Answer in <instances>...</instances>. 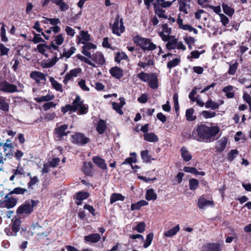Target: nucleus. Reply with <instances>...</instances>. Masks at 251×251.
<instances>
[{
  "mask_svg": "<svg viewBox=\"0 0 251 251\" xmlns=\"http://www.w3.org/2000/svg\"><path fill=\"white\" fill-rule=\"evenodd\" d=\"M122 60H126L128 62L129 61V59L125 52L123 51L117 52L115 56V61L117 63H120Z\"/></svg>",
  "mask_w": 251,
  "mask_h": 251,
  "instance_id": "nucleus-22",
  "label": "nucleus"
},
{
  "mask_svg": "<svg viewBox=\"0 0 251 251\" xmlns=\"http://www.w3.org/2000/svg\"><path fill=\"white\" fill-rule=\"evenodd\" d=\"M0 108L1 110H8L9 108L8 104L5 101L4 98H0Z\"/></svg>",
  "mask_w": 251,
  "mask_h": 251,
  "instance_id": "nucleus-53",
  "label": "nucleus"
},
{
  "mask_svg": "<svg viewBox=\"0 0 251 251\" xmlns=\"http://www.w3.org/2000/svg\"><path fill=\"white\" fill-rule=\"evenodd\" d=\"M119 100L120 103H113L112 104L114 110H121L123 106L125 104V100L124 98H120Z\"/></svg>",
  "mask_w": 251,
  "mask_h": 251,
  "instance_id": "nucleus-44",
  "label": "nucleus"
},
{
  "mask_svg": "<svg viewBox=\"0 0 251 251\" xmlns=\"http://www.w3.org/2000/svg\"><path fill=\"white\" fill-rule=\"evenodd\" d=\"M153 233L152 232H151L149 234H148L147 236L146 239L144 241V243L143 245V247L145 248H147L148 247H149L153 240Z\"/></svg>",
  "mask_w": 251,
  "mask_h": 251,
  "instance_id": "nucleus-39",
  "label": "nucleus"
},
{
  "mask_svg": "<svg viewBox=\"0 0 251 251\" xmlns=\"http://www.w3.org/2000/svg\"><path fill=\"white\" fill-rule=\"evenodd\" d=\"M64 38L62 34L57 35L54 39V42L57 45H61L63 44Z\"/></svg>",
  "mask_w": 251,
  "mask_h": 251,
  "instance_id": "nucleus-55",
  "label": "nucleus"
},
{
  "mask_svg": "<svg viewBox=\"0 0 251 251\" xmlns=\"http://www.w3.org/2000/svg\"><path fill=\"white\" fill-rule=\"evenodd\" d=\"M113 34L120 36L125 30L124 22L122 18H120L119 15H117L114 23L111 25Z\"/></svg>",
  "mask_w": 251,
  "mask_h": 251,
  "instance_id": "nucleus-4",
  "label": "nucleus"
},
{
  "mask_svg": "<svg viewBox=\"0 0 251 251\" xmlns=\"http://www.w3.org/2000/svg\"><path fill=\"white\" fill-rule=\"evenodd\" d=\"M238 153L239 152L237 150H231L228 154L227 160L232 161L238 154Z\"/></svg>",
  "mask_w": 251,
  "mask_h": 251,
  "instance_id": "nucleus-51",
  "label": "nucleus"
},
{
  "mask_svg": "<svg viewBox=\"0 0 251 251\" xmlns=\"http://www.w3.org/2000/svg\"><path fill=\"white\" fill-rule=\"evenodd\" d=\"M146 199L148 201H155L157 199V195L153 189L151 188L147 191Z\"/></svg>",
  "mask_w": 251,
  "mask_h": 251,
  "instance_id": "nucleus-28",
  "label": "nucleus"
},
{
  "mask_svg": "<svg viewBox=\"0 0 251 251\" xmlns=\"http://www.w3.org/2000/svg\"><path fill=\"white\" fill-rule=\"evenodd\" d=\"M180 61V60L179 58H176L173 60L168 62V63H167V67L169 69H171L172 68L177 66L179 63Z\"/></svg>",
  "mask_w": 251,
  "mask_h": 251,
  "instance_id": "nucleus-49",
  "label": "nucleus"
},
{
  "mask_svg": "<svg viewBox=\"0 0 251 251\" xmlns=\"http://www.w3.org/2000/svg\"><path fill=\"white\" fill-rule=\"evenodd\" d=\"M199 184L198 180L195 178H192L189 180V189L191 190H195Z\"/></svg>",
  "mask_w": 251,
  "mask_h": 251,
  "instance_id": "nucleus-40",
  "label": "nucleus"
},
{
  "mask_svg": "<svg viewBox=\"0 0 251 251\" xmlns=\"http://www.w3.org/2000/svg\"><path fill=\"white\" fill-rule=\"evenodd\" d=\"M92 168V164L91 162H89L87 163H85L84 166L83 172L86 175L88 176L91 175Z\"/></svg>",
  "mask_w": 251,
  "mask_h": 251,
  "instance_id": "nucleus-43",
  "label": "nucleus"
},
{
  "mask_svg": "<svg viewBox=\"0 0 251 251\" xmlns=\"http://www.w3.org/2000/svg\"><path fill=\"white\" fill-rule=\"evenodd\" d=\"M150 75L147 73L142 72L138 75V77L141 80L146 82L149 79Z\"/></svg>",
  "mask_w": 251,
  "mask_h": 251,
  "instance_id": "nucleus-56",
  "label": "nucleus"
},
{
  "mask_svg": "<svg viewBox=\"0 0 251 251\" xmlns=\"http://www.w3.org/2000/svg\"><path fill=\"white\" fill-rule=\"evenodd\" d=\"M11 195L12 194H10L9 193L6 195L4 196V201L1 203L3 206L8 209L14 207L17 202V199L11 196Z\"/></svg>",
  "mask_w": 251,
  "mask_h": 251,
  "instance_id": "nucleus-7",
  "label": "nucleus"
},
{
  "mask_svg": "<svg viewBox=\"0 0 251 251\" xmlns=\"http://www.w3.org/2000/svg\"><path fill=\"white\" fill-rule=\"evenodd\" d=\"M88 197V193L86 192H79L76 194V199L77 201H82L86 199Z\"/></svg>",
  "mask_w": 251,
  "mask_h": 251,
  "instance_id": "nucleus-46",
  "label": "nucleus"
},
{
  "mask_svg": "<svg viewBox=\"0 0 251 251\" xmlns=\"http://www.w3.org/2000/svg\"><path fill=\"white\" fill-rule=\"evenodd\" d=\"M176 0L165 1V0H156L154 2L157 3V4L162 8H167L170 7Z\"/></svg>",
  "mask_w": 251,
  "mask_h": 251,
  "instance_id": "nucleus-25",
  "label": "nucleus"
},
{
  "mask_svg": "<svg viewBox=\"0 0 251 251\" xmlns=\"http://www.w3.org/2000/svg\"><path fill=\"white\" fill-rule=\"evenodd\" d=\"M206 247L208 251H222V246L219 243H208Z\"/></svg>",
  "mask_w": 251,
  "mask_h": 251,
  "instance_id": "nucleus-26",
  "label": "nucleus"
},
{
  "mask_svg": "<svg viewBox=\"0 0 251 251\" xmlns=\"http://www.w3.org/2000/svg\"><path fill=\"white\" fill-rule=\"evenodd\" d=\"M222 7L224 13L229 16H232L234 13V10L226 4L223 3Z\"/></svg>",
  "mask_w": 251,
  "mask_h": 251,
  "instance_id": "nucleus-41",
  "label": "nucleus"
},
{
  "mask_svg": "<svg viewBox=\"0 0 251 251\" xmlns=\"http://www.w3.org/2000/svg\"><path fill=\"white\" fill-rule=\"evenodd\" d=\"M201 114L205 118H211L216 115L215 112L210 111H202Z\"/></svg>",
  "mask_w": 251,
  "mask_h": 251,
  "instance_id": "nucleus-54",
  "label": "nucleus"
},
{
  "mask_svg": "<svg viewBox=\"0 0 251 251\" xmlns=\"http://www.w3.org/2000/svg\"><path fill=\"white\" fill-rule=\"evenodd\" d=\"M58 47L54 44V43H52L50 45H47L44 44H40L37 45V49L38 51L43 54H45L46 49L53 50H58Z\"/></svg>",
  "mask_w": 251,
  "mask_h": 251,
  "instance_id": "nucleus-9",
  "label": "nucleus"
},
{
  "mask_svg": "<svg viewBox=\"0 0 251 251\" xmlns=\"http://www.w3.org/2000/svg\"><path fill=\"white\" fill-rule=\"evenodd\" d=\"M30 77L38 84L44 85L47 80L46 75L39 71L32 72L30 74Z\"/></svg>",
  "mask_w": 251,
  "mask_h": 251,
  "instance_id": "nucleus-8",
  "label": "nucleus"
},
{
  "mask_svg": "<svg viewBox=\"0 0 251 251\" xmlns=\"http://www.w3.org/2000/svg\"><path fill=\"white\" fill-rule=\"evenodd\" d=\"M224 103L223 100L219 101V102L213 101L212 100H209L205 103V107L207 108H211L213 110L218 108L219 105H222Z\"/></svg>",
  "mask_w": 251,
  "mask_h": 251,
  "instance_id": "nucleus-20",
  "label": "nucleus"
},
{
  "mask_svg": "<svg viewBox=\"0 0 251 251\" xmlns=\"http://www.w3.org/2000/svg\"><path fill=\"white\" fill-rule=\"evenodd\" d=\"M32 41L34 42L35 44L45 42L44 39L41 37V35L36 33L34 34V36L32 40Z\"/></svg>",
  "mask_w": 251,
  "mask_h": 251,
  "instance_id": "nucleus-58",
  "label": "nucleus"
},
{
  "mask_svg": "<svg viewBox=\"0 0 251 251\" xmlns=\"http://www.w3.org/2000/svg\"><path fill=\"white\" fill-rule=\"evenodd\" d=\"M146 228V224L144 222L139 223L135 226L132 228V230L139 233H143Z\"/></svg>",
  "mask_w": 251,
  "mask_h": 251,
  "instance_id": "nucleus-38",
  "label": "nucleus"
},
{
  "mask_svg": "<svg viewBox=\"0 0 251 251\" xmlns=\"http://www.w3.org/2000/svg\"><path fill=\"white\" fill-rule=\"evenodd\" d=\"M180 230V227L179 225H176L172 229L167 230L165 232L164 235L165 236L167 237H172L175 235Z\"/></svg>",
  "mask_w": 251,
  "mask_h": 251,
  "instance_id": "nucleus-24",
  "label": "nucleus"
},
{
  "mask_svg": "<svg viewBox=\"0 0 251 251\" xmlns=\"http://www.w3.org/2000/svg\"><path fill=\"white\" fill-rule=\"evenodd\" d=\"M53 98L54 96L49 93L44 96L36 97L35 98V100L38 102H41L43 101H49L53 100Z\"/></svg>",
  "mask_w": 251,
  "mask_h": 251,
  "instance_id": "nucleus-32",
  "label": "nucleus"
},
{
  "mask_svg": "<svg viewBox=\"0 0 251 251\" xmlns=\"http://www.w3.org/2000/svg\"><path fill=\"white\" fill-rule=\"evenodd\" d=\"M183 170L185 172L190 173L195 175H196L198 173V170L194 167H184Z\"/></svg>",
  "mask_w": 251,
  "mask_h": 251,
  "instance_id": "nucleus-61",
  "label": "nucleus"
},
{
  "mask_svg": "<svg viewBox=\"0 0 251 251\" xmlns=\"http://www.w3.org/2000/svg\"><path fill=\"white\" fill-rule=\"evenodd\" d=\"M168 42L166 44V48L168 50H173L175 49L176 47V39H174L168 41Z\"/></svg>",
  "mask_w": 251,
  "mask_h": 251,
  "instance_id": "nucleus-45",
  "label": "nucleus"
},
{
  "mask_svg": "<svg viewBox=\"0 0 251 251\" xmlns=\"http://www.w3.org/2000/svg\"><path fill=\"white\" fill-rule=\"evenodd\" d=\"M148 204V202L145 200L140 201L136 203L132 204L131 205V210L133 211L135 210H139L143 206Z\"/></svg>",
  "mask_w": 251,
  "mask_h": 251,
  "instance_id": "nucleus-34",
  "label": "nucleus"
},
{
  "mask_svg": "<svg viewBox=\"0 0 251 251\" xmlns=\"http://www.w3.org/2000/svg\"><path fill=\"white\" fill-rule=\"evenodd\" d=\"M0 37L2 42H6L8 41V38L6 36V29L4 24H2V26L0 28Z\"/></svg>",
  "mask_w": 251,
  "mask_h": 251,
  "instance_id": "nucleus-47",
  "label": "nucleus"
},
{
  "mask_svg": "<svg viewBox=\"0 0 251 251\" xmlns=\"http://www.w3.org/2000/svg\"><path fill=\"white\" fill-rule=\"evenodd\" d=\"M74 110H87L88 107L84 106L81 100L80 97L77 96L73 102ZM71 110H72V109Z\"/></svg>",
  "mask_w": 251,
  "mask_h": 251,
  "instance_id": "nucleus-11",
  "label": "nucleus"
},
{
  "mask_svg": "<svg viewBox=\"0 0 251 251\" xmlns=\"http://www.w3.org/2000/svg\"><path fill=\"white\" fill-rule=\"evenodd\" d=\"M92 159L93 162L101 169L105 170L107 169L106 164L103 159L99 156H94Z\"/></svg>",
  "mask_w": 251,
  "mask_h": 251,
  "instance_id": "nucleus-21",
  "label": "nucleus"
},
{
  "mask_svg": "<svg viewBox=\"0 0 251 251\" xmlns=\"http://www.w3.org/2000/svg\"><path fill=\"white\" fill-rule=\"evenodd\" d=\"M186 119L189 121H193L196 119L194 111H186Z\"/></svg>",
  "mask_w": 251,
  "mask_h": 251,
  "instance_id": "nucleus-50",
  "label": "nucleus"
},
{
  "mask_svg": "<svg viewBox=\"0 0 251 251\" xmlns=\"http://www.w3.org/2000/svg\"><path fill=\"white\" fill-rule=\"evenodd\" d=\"M27 192V190L21 188V187H16L12 191L9 192L10 194H17V195H23L25 192Z\"/></svg>",
  "mask_w": 251,
  "mask_h": 251,
  "instance_id": "nucleus-42",
  "label": "nucleus"
},
{
  "mask_svg": "<svg viewBox=\"0 0 251 251\" xmlns=\"http://www.w3.org/2000/svg\"><path fill=\"white\" fill-rule=\"evenodd\" d=\"M11 171L13 174H14L15 175H16L17 176H23L24 177L25 176V173L24 171V169L23 167L21 166L20 163L16 169H12Z\"/></svg>",
  "mask_w": 251,
  "mask_h": 251,
  "instance_id": "nucleus-37",
  "label": "nucleus"
},
{
  "mask_svg": "<svg viewBox=\"0 0 251 251\" xmlns=\"http://www.w3.org/2000/svg\"><path fill=\"white\" fill-rule=\"evenodd\" d=\"M80 35L81 36L82 39L84 41H89L90 40V35L88 34L87 31H85L84 30L80 31Z\"/></svg>",
  "mask_w": 251,
  "mask_h": 251,
  "instance_id": "nucleus-64",
  "label": "nucleus"
},
{
  "mask_svg": "<svg viewBox=\"0 0 251 251\" xmlns=\"http://www.w3.org/2000/svg\"><path fill=\"white\" fill-rule=\"evenodd\" d=\"M111 75L117 79H120L123 75V70L118 67H112L110 70Z\"/></svg>",
  "mask_w": 251,
  "mask_h": 251,
  "instance_id": "nucleus-16",
  "label": "nucleus"
},
{
  "mask_svg": "<svg viewBox=\"0 0 251 251\" xmlns=\"http://www.w3.org/2000/svg\"><path fill=\"white\" fill-rule=\"evenodd\" d=\"M157 3H153L154 13L160 18L167 19L168 16L166 14V11L160 7Z\"/></svg>",
  "mask_w": 251,
  "mask_h": 251,
  "instance_id": "nucleus-10",
  "label": "nucleus"
},
{
  "mask_svg": "<svg viewBox=\"0 0 251 251\" xmlns=\"http://www.w3.org/2000/svg\"><path fill=\"white\" fill-rule=\"evenodd\" d=\"M237 63H234L232 65H230L229 66V68L228 71V73L231 75H234L237 70Z\"/></svg>",
  "mask_w": 251,
  "mask_h": 251,
  "instance_id": "nucleus-63",
  "label": "nucleus"
},
{
  "mask_svg": "<svg viewBox=\"0 0 251 251\" xmlns=\"http://www.w3.org/2000/svg\"><path fill=\"white\" fill-rule=\"evenodd\" d=\"M50 81L51 83V84L53 88L55 89L56 91L62 92L63 89L62 85L59 83L57 81H56L53 77H50L49 78Z\"/></svg>",
  "mask_w": 251,
  "mask_h": 251,
  "instance_id": "nucleus-30",
  "label": "nucleus"
},
{
  "mask_svg": "<svg viewBox=\"0 0 251 251\" xmlns=\"http://www.w3.org/2000/svg\"><path fill=\"white\" fill-rule=\"evenodd\" d=\"M100 235L99 233H92L84 237V239L86 242L92 243H97L100 239Z\"/></svg>",
  "mask_w": 251,
  "mask_h": 251,
  "instance_id": "nucleus-19",
  "label": "nucleus"
},
{
  "mask_svg": "<svg viewBox=\"0 0 251 251\" xmlns=\"http://www.w3.org/2000/svg\"><path fill=\"white\" fill-rule=\"evenodd\" d=\"M179 4V10L187 14L188 13V9H190V5L189 4L185 3L182 1H178Z\"/></svg>",
  "mask_w": 251,
  "mask_h": 251,
  "instance_id": "nucleus-35",
  "label": "nucleus"
},
{
  "mask_svg": "<svg viewBox=\"0 0 251 251\" xmlns=\"http://www.w3.org/2000/svg\"><path fill=\"white\" fill-rule=\"evenodd\" d=\"M198 205L200 209H205L209 206H213V201L207 200L204 198L198 199Z\"/></svg>",
  "mask_w": 251,
  "mask_h": 251,
  "instance_id": "nucleus-12",
  "label": "nucleus"
},
{
  "mask_svg": "<svg viewBox=\"0 0 251 251\" xmlns=\"http://www.w3.org/2000/svg\"><path fill=\"white\" fill-rule=\"evenodd\" d=\"M133 41L143 50L152 51L157 48V46L150 39L142 37L139 35L134 36L133 38Z\"/></svg>",
  "mask_w": 251,
  "mask_h": 251,
  "instance_id": "nucleus-2",
  "label": "nucleus"
},
{
  "mask_svg": "<svg viewBox=\"0 0 251 251\" xmlns=\"http://www.w3.org/2000/svg\"><path fill=\"white\" fill-rule=\"evenodd\" d=\"M9 51V49L5 47L4 45L2 44H0V55H7L8 54V52Z\"/></svg>",
  "mask_w": 251,
  "mask_h": 251,
  "instance_id": "nucleus-57",
  "label": "nucleus"
},
{
  "mask_svg": "<svg viewBox=\"0 0 251 251\" xmlns=\"http://www.w3.org/2000/svg\"><path fill=\"white\" fill-rule=\"evenodd\" d=\"M37 182H38V178L36 176L33 177L30 176V180L27 183L28 188H31L32 186L35 185Z\"/></svg>",
  "mask_w": 251,
  "mask_h": 251,
  "instance_id": "nucleus-62",
  "label": "nucleus"
},
{
  "mask_svg": "<svg viewBox=\"0 0 251 251\" xmlns=\"http://www.w3.org/2000/svg\"><path fill=\"white\" fill-rule=\"evenodd\" d=\"M73 143L79 146H84L88 143L90 140L84 134L78 132L72 136Z\"/></svg>",
  "mask_w": 251,
  "mask_h": 251,
  "instance_id": "nucleus-6",
  "label": "nucleus"
},
{
  "mask_svg": "<svg viewBox=\"0 0 251 251\" xmlns=\"http://www.w3.org/2000/svg\"><path fill=\"white\" fill-rule=\"evenodd\" d=\"M0 91L6 93H14L19 91L16 85L2 79H0Z\"/></svg>",
  "mask_w": 251,
  "mask_h": 251,
  "instance_id": "nucleus-5",
  "label": "nucleus"
},
{
  "mask_svg": "<svg viewBox=\"0 0 251 251\" xmlns=\"http://www.w3.org/2000/svg\"><path fill=\"white\" fill-rule=\"evenodd\" d=\"M137 161V159H136V157H128V158H126L124 162H123L122 163V165H124V164H130L132 165L131 164L132 163H135Z\"/></svg>",
  "mask_w": 251,
  "mask_h": 251,
  "instance_id": "nucleus-60",
  "label": "nucleus"
},
{
  "mask_svg": "<svg viewBox=\"0 0 251 251\" xmlns=\"http://www.w3.org/2000/svg\"><path fill=\"white\" fill-rule=\"evenodd\" d=\"M125 197L119 193H113L110 198V202L111 204L114 203L118 201H124Z\"/></svg>",
  "mask_w": 251,
  "mask_h": 251,
  "instance_id": "nucleus-27",
  "label": "nucleus"
},
{
  "mask_svg": "<svg viewBox=\"0 0 251 251\" xmlns=\"http://www.w3.org/2000/svg\"><path fill=\"white\" fill-rule=\"evenodd\" d=\"M92 60L99 65H103L105 63V59L103 54L100 52H97L92 55Z\"/></svg>",
  "mask_w": 251,
  "mask_h": 251,
  "instance_id": "nucleus-14",
  "label": "nucleus"
},
{
  "mask_svg": "<svg viewBox=\"0 0 251 251\" xmlns=\"http://www.w3.org/2000/svg\"><path fill=\"white\" fill-rule=\"evenodd\" d=\"M180 151L181 156L184 161L188 162L192 159V156L186 147L183 146L181 148Z\"/></svg>",
  "mask_w": 251,
  "mask_h": 251,
  "instance_id": "nucleus-18",
  "label": "nucleus"
},
{
  "mask_svg": "<svg viewBox=\"0 0 251 251\" xmlns=\"http://www.w3.org/2000/svg\"><path fill=\"white\" fill-rule=\"evenodd\" d=\"M141 156L143 161L146 163L150 162L151 158L149 155V151L147 150L143 151L141 153Z\"/></svg>",
  "mask_w": 251,
  "mask_h": 251,
  "instance_id": "nucleus-48",
  "label": "nucleus"
},
{
  "mask_svg": "<svg viewBox=\"0 0 251 251\" xmlns=\"http://www.w3.org/2000/svg\"><path fill=\"white\" fill-rule=\"evenodd\" d=\"M56 115L55 114L52 112H46L45 113H42V115H41L40 118L41 120H40V122L42 120H52L54 119Z\"/></svg>",
  "mask_w": 251,
  "mask_h": 251,
  "instance_id": "nucleus-36",
  "label": "nucleus"
},
{
  "mask_svg": "<svg viewBox=\"0 0 251 251\" xmlns=\"http://www.w3.org/2000/svg\"><path fill=\"white\" fill-rule=\"evenodd\" d=\"M21 224V221L20 219H16L13 221L12 229L15 233L12 234V235L16 236L17 235V232L19 231L20 229Z\"/></svg>",
  "mask_w": 251,
  "mask_h": 251,
  "instance_id": "nucleus-33",
  "label": "nucleus"
},
{
  "mask_svg": "<svg viewBox=\"0 0 251 251\" xmlns=\"http://www.w3.org/2000/svg\"><path fill=\"white\" fill-rule=\"evenodd\" d=\"M107 129L106 122L102 119H100L98 122L96 130L100 134L104 133Z\"/></svg>",
  "mask_w": 251,
  "mask_h": 251,
  "instance_id": "nucleus-15",
  "label": "nucleus"
},
{
  "mask_svg": "<svg viewBox=\"0 0 251 251\" xmlns=\"http://www.w3.org/2000/svg\"><path fill=\"white\" fill-rule=\"evenodd\" d=\"M219 132L220 128L217 126L208 127L205 125H201L194 129L190 137L198 141L210 142L211 138L215 137Z\"/></svg>",
  "mask_w": 251,
  "mask_h": 251,
  "instance_id": "nucleus-1",
  "label": "nucleus"
},
{
  "mask_svg": "<svg viewBox=\"0 0 251 251\" xmlns=\"http://www.w3.org/2000/svg\"><path fill=\"white\" fill-rule=\"evenodd\" d=\"M227 142V138L225 137H222L217 143L216 146V151L218 152H222L225 149Z\"/></svg>",
  "mask_w": 251,
  "mask_h": 251,
  "instance_id": "nucleus-13",
  "label": "nucleus"
},
{
  "mask_svg": "<svg viewBox=\"0 0 251 251\" xmlns=\"http://www.w3.org/2000/svg\"><path fill=\"white\" fill-rule=\"evenodd\" d=\"M149 81V86L152 89H155L157 87L158 79L156 75L154 74H151Z\"/></svg>",
  "mask_w": 251,
  "mask_h": 251,
  "instance_id": "nucleus-23",
  "label": "nucleus"
},
{
  "mask_svg": "<svg viewBox=\"0 0 251 251\" xmlns=\"http://www.w3.org/2000/svg\"><path fill=\"white\" fill-rule=\"evenodd\" d=\"M144 139L150 142H156L158 140L157 136L154 133H145Z\"/></svg>",
  "mask_w": 251,
  "mask_h": 251,
  "instance_id": "nucleus-31",
  "label": "nucleus"
},
{
  "mask_svg": "<svg viewBox=\"0 0 251 251\" xmlns=\"http://www.w3.org/2000/svg\"><path fill=\"white\" fill-rule=\"evenodd\" d=\"M38 203V201L27 200L17 208L16 213L18 215L28 216L33 211L34 207Z\"/></svg>",
  "mask_w": 251,
  "mask_h": 251,
  "instance_id": "nucleus-3",
  "label": "nucleus"
},
{
  "mask_svg": "<svg viewBox=\"0 0 251 251\" xmlns=\"http://www.w3.org/2000/svg\"><path fill=\"white\" fill-rule=\"evenodd\" d=\"M12 69L14 71H16L18 68V66L20 63V61L16 57L12 60L11 63H13Z\"/></svg>",
  "mask_w": 251,
  "mask_h": 251,
  "instance_id": "nucleus-59",
  "label": "nucleus"
},
{
  "mask_svg": "<svg viewBox=\"0 0 251 251\" xmlns=\"http://www.w3.org/2000/svg\"><path fill=\"white\" fill-rule=\"evenodd\" d=\"M76 49L75 47H71L70 49L68 50H64L63 56L67 57V58H69L74 52H75Z\"/></svg>",
  "mask_w": 251,
  "mask_h": 251,
  "instance_id": "nucleus-52",
  "label": "nucleus"
},
{
  "mask_svg": "<svg viewBox=\"0 0 251 251\" xmlns=\"http://www.w3.org/2000/svg\"><path fill=\"white\" fill-rule=\"evenodd\" d=\"M68 126L67 125H64L57 127L55 129V133L60 138L67 135L70 132L69 131L66 132V130Z\"/></svg>",
  "mask_w": 251,
  "mask_h": 251,
  "instance_id": "nucleus-17",
  "label": "nucleus"
},
{
  "mask_svg": "<svg viewBox=\"0 0 251 251\" xmlns=\"http://www.w3.org/2000/svg\"><path fill=\"white\" fill-rule=\"evenodd\" d=\"M233 87L231 85H228L225 87L223 89V91L226 94V96L228 98H232L234 96V94L233 92Z\"/></svg>",
  "mask_w": 251,
  "mask_h": 251,
  "instance_id": "nucleus-29",
  "label": "nucleus"
}]
</instances>
